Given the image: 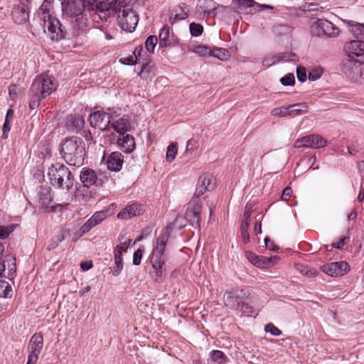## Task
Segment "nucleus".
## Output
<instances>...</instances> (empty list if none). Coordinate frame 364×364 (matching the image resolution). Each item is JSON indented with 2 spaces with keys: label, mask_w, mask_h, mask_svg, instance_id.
Returning <instances> with one entry per match:
<instances>
[{
  "label": "nucleus",
  "mask_w": 364,
  "mask_h": 364,
  "mask_svg": "<svg viewBox=\"0 0 364 364\" xmlns=\"http://www.w3.org/2000/svg\"><path fill=\"white\" fill-rule=\"evenodd\" d=\"M12 292V287L9 283L4 280H0V297L11 298Z\"/></svg>",
  "instance_id": "36"
},
{
  "label": "nucleus",
  "mask_w": 364,
  "mask_h": 364,
  "mask_svg": "<svg viewBox=\"0 0 364 364\" xmlns=\"http://www.w3.org/2000/svg\"><path fill=\"white\" fill-rule=\"evenodd\" d=\"M301 272L303 274H306V275H308L309 277H316L317 274V272L316 269H307V267H305V268H304V269H301Z\"/></svg>",
  "instance_id": "58"
},
{
  "label": "nucleus",
  "mask_w": 364,
  "mask_h": 364,
  "mask_svg": "<svg viewBox=\"0 0 364 364\" xmlns=\"http://www.w3.org/2000/svg\"><path fill=\"white\" fill-rule=\"evenodd\" d=\"M111 120H112V122L110 124L112 127L120 135L125 134L131 128L130 123L127 119L122 117L114 120L112 118Z\"/></svg>",
  "instance_id": "26"
},
{
  "label": "nucleus",
  "mask_w": 364,
  "mask_h": 364,
  "mask_svg": "<svg viewBox=\"0 0 364 364\" xmlns=\"http://www.w3.org/2000/svg\"><path fill=\"white\" fill-rule=\"evenodd\" d=\"M189 28H190L191 34L193 36H196V37L199 36L201 35V33L203 31V27L199 23H191L190 24Z\"/></svg>",
  "instance_id": "46"
},
{
  "label": "nucleus",
  "mask_w": 364,
  "mask_h": 364,
  "mask_svg": "<svg viewBox=\"0 0 364 364\" xmlns=\"http://www.w3.org/2000/svg\"><path fill=\"white\" fill-rule=\"evenodd\" d=\"M143 250L141 249H138L134 252L133 255V264L134 265H139L141 263L142 258Z\"/></svg>",
  "instance_id": "51"
},
{
  "label": "nucleus",
  "mask_w": 364,
  "mask_h": 364,
  "mask_svg": "<svg viewBox=\"0 0 364 364\" xmlns=\"http://www.w3.org/2000/svg\"><path fill=\"white\" fill-rule=\"evenodd\" d=\"M80 179L85 187L90 188L92 186H102L104 183L108 181V178L102 173L97 174L93 169L83 168L80 172Z\"/></svg>",
  "instance_id": "9"
},
{
  "label": "nucleus",
  "mask_w": 364,
  "mask_h": 364,
  "mask_svg": "<svg viewBox=\"0 0 364 364\" xmlns=\"http://www.w3.org/2000/svg\"><path fill=\"white\" fill-rule=\"evenodd\" d=\"M249 225V222L242 221L240 226L241 236L245 243H247L250 241V235L248 233Z\"/></svg>",
  "instance_id": "42"
},
{
  "label": "nucleus",
  "mask_w": 364,
  "mask_h": 364,
  "mask_svg": "<svg viewBox=\"0 0 364 364\" xmlns=\"http://www.w3.org/2000/svg\"><path fill=\"white\" fill-rule=\"evenodd\" d=\"M344 51L349 58L359 57L364 54V41L354 40L347 42L344 46Z\"/></svg>",
  "instance_id": "20"
},
{
  "label": "nucleus",
  "mask_w": 364,
  "mask_h": 364,
  "mask_svg": "<svg viewBox=\"0 0 364 364\" xmlns=\"http://www.w3.org/2000/svg\"><path fill=\"white\" fill-rule=\"evenodd\" d=\"M188 11L189 10L187 6H179L178 9L176 10V14L173 16H170L169 22L171 24H173L178 21L186 18L188 17Z\"/></svg>",
  "instance_id": "34"
},
{
  "label": "nucleus",
  "mask_w": 364,
  "mask_h": 364,
  "mask_svg": "<svg viewBox=\"0 0 364 364\" xmlns=\"http://www.w3.org/2000/svg\"><path fill=\"white\" fill-rule=\"evenodd\" d=\"M121 136L117 140L120 149L126 154L132 153L136 149L134 138L128 134Z\"/></svg>",
  "instance_id": "24"
},
{
  "label": "nucleus",
  "mask_w": 364,
  "mask_h": 364,
  "mask_svg": "<svg viewBox=\"0 0 364 364\" xmlns=\"http://www.w3.org/2000/svg\"><path fill=\"white\" fill-rule=\"evenodd\" d=\"M291 193H292L291 188L289 186L286 187L283 191V193L282 195V199L283 200H288L290 198Z\"/></svg>",
  "instance_id": "54"
},
{
  "label": "nucleus",
  "mask_w": 364,
  "mask_h": 364,
  "mask_svg": "<svg viewBox=\"0 0 364 364\" xmlns=\"http://www.w3.org/2000/svg\"><path fill=\"white\" fill-rule=\"evenodd\" d=\"M298 57L296 55L291 52H284L282 53H279L274 55L271 58V63L269 62V59L267 58L264 60L263 65L267 67L271 66L272 65L279 63V62H285V61H296L297 60Z\"/></svg>",
  "instance_id": "25"
},
{
  "label": "nucleus",
  "mask_w": 364,
  "mask_h": 364,
  "mask_svg": "<svg viewBox=\"0 0 364 364\" xmlns=\"http://www.w3.org/2000/svg\"><path fill=\"white\" fill-rule=\"evenodd\" d=\"M323 23V19H318L312 23L311 26V33L313 36L320 38L324 37Z\"/></svg>",
  "instance_id": "35"
},
{
  "label": "nucleus",
  "mask_w": 364,
  "mask_h": 364,
  "mask_svg": "<svg viewBox=\"0 0 364 364\" xmlns=\"http://www.w3.org/2000/svg\"><path fill=\"white\" fill-rule=\"evenodd\" d=\"M170 28L168 25H164L159 33V47L166 48L172 45L170 39Z\"/></svg>",
  "instance_id": "27"
},
{
  "label": "nucleus",
  "mask_w": 364,
  "mask_h": 364,
  "mask_svg": "<svg viewBox=\"0 0 364 364\" xmlns=\"http://www.w3.org/2000/svg\"><path fill=\"white\" fill-rule=\"evenodd\" d=\"M178 149L177 146L175 144H171L168 148L166 151V159L168 161H172L176 158V156L177 154Z\"/></svg>",
  "instance_id": "45"
},
{
  "label": "nucleus",
  "mask_w": 364,
  "mask_h": 364,
  "mask_svg": "<svg viewBox=\"0 0 364 364\" xmlns=\"http://www.w3.org/2000/svg\"><path fill=\"white\" fill-rule=\"evenodd\" d=\"M48 178L50 183L57 188L70 191L74 184V176L71 171L63 164H52L48 170Z\"/></svg>",
  "instance_id": "3"
},
{
  "label": "nucleus",
  "mask_w": 364,
  "mask_h": 364,
  "mask_svg": "<svg viewBox=\"0 0 364 364\" xmlns=\"http://www.w3.org/2000/svg\"><path fill=\"white\" fill-rule=\"evenodd\" d=\"M9 94L12 100H14L16 97H17V86L16 85H11L9 87Z\"/></svg>",
  "instance_id": "55"
},
{
  "label": "nucleus",
  "mask_w": 364,
  "mask_h": 364,
  "mask_svg": "<svg viewBox=\"0 0 364 364\" xmlns=\"http://www.w3.org/2000/svg\"><path fill=\"white\" fill-rule=\"evenodd\" d=\"M106 218V211L96 212L90 218L91 225H97Z\"/></svg>",
  "instance_id": "40"
},
{
  "label": "nucleus",
  "mask_w": 364,
  "mask_h": 364,
  "mask_svg": "<svg viewBox=\"0 0 364 364\" xmlns=\"http://www.w3.org/2000/svg\"><path fill=\"white\" fill-rule=\"evenodd\" d=\"M202 206L198 199L193 198L188 204L185 218L195 228H200Z\"/></svg>",
  "instance_id": "12"
},
{
  "label": "nucleus",
  "mask_w": 364,
  "mask_h": 364,
  "mask_svg": "<svg viewBox=\"0 0 364 364\" xmlns=\"http://www.w3.org/2000/svg\"><path fill=\"white\" fill-rule=\"evenodd\" d=\"M38 196L39 203L46 211L50 212L54 210L53 206L50 205L52 197L50 188L41 186L38 192Z\"/></svg>",
  "instance_id": "23"
},
{
  "label": "nucleus",
  "mask_w": 364,
  "mask_h": 364,
  "mask_svg": "<svg viewBox=\"0 0 364 364\" xmlns=\"http://www.w3.org/2000/svg\"><path fill=\"white\" fill-rule=\"evenodd\" d=\"M149 65L148 63H144L142 65L141 69V71L139 73V75L141 76V77H146L145 73L149 72Z\"/></svg>",
  "instance_id": "63"
},
{
  "label": "nucleus",
  "mask_w": 364,
  "mask_h": 364,
  "mask_svg": "<svg viewBox=\"0 0 364 364\" xmlns=\"http://www.w3.org/2000/svg\"><path fill=\"white\" fill-rule=\"evenodd\" d=\"M52 8V4L48 0H45L38 11V16L44 23V27L47 28L52 41H59L65 38L66 31L64 29L60 21L53 17L50 14V9Z\"/></svg>",
  "instance_id": "4"
},
{
  "label": "nucleus",
  "mask_w": 364,
  "mask_h": 364,
  "mask_svg": "<svg viewBox=\"0 0 364 364\" xmlns=\"http://www.w3.org/2000/svg\"><path fill=\"white\" fill-rule=\"evenodd\" d=\"M321 269L331 277H339L347 274L350 266L346 262L341 261L324 264Z\"/></svg>",
  "instance_id": "16"
},
{
  "label": "nucleus",
  "mask_w": 364,
  "mask_h": 364,
  "mask_svg": "<svg viewBox=\"0 0 364 364\" xmlns=\"http://www.w3.org/2000/svg\"><path fill=\"white\" fill-rule=\"evenodd\" d=\"M196 143V141L193 139H191L190 140H188L186 144V151L188 152L193 151L195 149L194 146Z\"/></svg>",
  "instance_id": "61"
},
{
  "label": "nucleus",
  "mask_w": 364,
  "mask_h": 364,
  "mask_svg": "<svg viewBox=\"0 0 364 364\" xmlns=\"http://www.w3.org/2000/svg\"><path fill=\"white\" fill-rule=\"evenodd\" d=\"M249 294L244 289L232 290L224 294V303L226 306L247 316L257 315L256 310L249 305Z\"/></svg>",
  "instance_id": "6"
},
{
  "label": "nucleus",
  "mask_w": 364,
  "mask_h": 364,
  "mask_svg": "<svg viewBox=\"0 0 364 364\" xmlns=\"http://www.w3.org/2000/svg\"><path fill=\"white\" fill-rule=\"evenodd\" d=\"M95 227L94 225H91V223H90V219L81 227V230L82 232H87L92 228Z\"/></svg>",
  "instance_id": "62"
},
{
  "label": "nucleus",
  "mask_w": 364,
  "mask_h": 364,
  "mask_svg": "<svg viewBox=\"0 0 364 364\" xmlns=\"http://www.w3.org/2000/svg\"><path fill=\"white\" fill-rule=\"evenodd\" d=\"M111 119H112V112L96 111L90 114V123L92 127L99 129L100 131H105L110 125Z\"/></svg>",
  "instance_id": "14"
},
{
  "label": "nucleus",
  "mask_w": 364,
  "mask_h": 364,
  "mask_svg": "<svg viewBox=\"0 0 364 364\" xmlns=\"http://www.w3.org/2000/svg\"><path fill=\"white\" fill-rule=\"evenodd\" d=\"M323 73V69L321 67H317L311 69L309 71V79L311 81H315L319 79Z\"/></svg>",
  "instance_id": "44"
},
{
  "label": "nucleus",
  "mask_w": 364,
  "mask_h": 364,
  "mask_svg": "<svg viewBox=\"0 0 364 364\" xmlns=\"http://www.w3.org/2000/svg\"><path fill=\"white\" fill-rule=\"evenodd\" d=\"M195 53H198L201 55H209V52L210 50H208V47L204 46H198L195 48L194 50Z\"/></svg>",
  "instance_id": "53"
},
{
  "label": "nucleus",
  "mask_w": 364,
  "mask_h": 364,
  "mask_svg": "<svg viewBox=\"0 0 364 364\" xmlns=\"http://www.w3.org/2000/svg\"><path fill=\"white\" fill-rule=\"evenodd\" d=\"M124 163V156L119 151L111 153L107 157L106 164L109 170L112 171H119L121 170Z\"/></svg>",
  "instance_id": "22"
},
{
  "label": "nucleus",
  "mask_w": 364,
  "mask_h": 364,
  "mask_svg": "<svg viewBox=\"0 0 364 364\" xmlns=\"http://www.w3.org/2000/svg\"><path fill=\"white\" fill-rule=\"evenodd\" d=\"M61 9L63 18L71 23L73 36H77L85 30L88 18L85 0H63Z\"/></svg>",
  "instance_id": "1"
},
{
  "label": "nucleus",
  "mask_w": 364,
  "mask_h": 364,
  "mask_svg": "<svg viewBox=\"0 0 364 364\" xmlns=\"http://www.w3.org/2000/svg\"><path fill=\"white\" fill-rule=\"evenodd\" d=\"M215 187V179L210 174L205 173L201 175L197 183L196 191L193 198L198 199L205 191H210Z\"/></svg>",
  "instance_id": "18"
},
{
  "label": "nucleus",
  "mask_w": 364,
  "mask_h": 364,
  "mask_svg": "<svg viewBox=\"0 0 364 364\" xmlns=\"http://www.w3.org/2000/svg\"><path fill=\"white\" fill-rule=\"evenodd\" d=\"M266 332H269L273 336H279L282 331L272 323H268L264 328Z\"/></svg>",
  "instance_id": "49"
},
{
  "label": "nucleus",
  "mask_w": 364,
  "mask_h": 364,
  "mask_svg": "<svg viewBox=\"0 0 364 364\" xmlns=\"http://www.w3.org/2000/svg\"><path fill=\"white\" fill-rule=\"evenodd\" d=\"M327 144V141L321 136L318 134H309L303 136L295 141L294 146L295 148H311L320 149Z\"/></svg>",
  "instance_id": "13"
},
{
  "label": "nucleus",
  "mask_w": 364,
  "mask_h": 364,
  "mask_svg": "<svg viewBox=\"0 0 364 364\" xmlns=\"http://www.w3.org/2000/svg\"><path fill=\"white\" fill-rule=\"evenodd\" d=\"M60 153L67 164L70 166H80L84 162L85 142L81 138L77 136L66 139L61 144Z\"/></svg>",
  "instance_id": "2"
},
{
  "label": "nucleus",
  "mask_w": 364,
  "mask_h": 364,
  "mask_svg": "<svg viewBox=\"0 0 364 364\" xmlns=\"http://www.w3.org/2000/svg\"><path fill=\"white\" fill-rule=\"evenodd\" d=\"M346 240H349V238L348 237H343L341 238H340L339 241L336 242V243H333L332 245V246L335 248H337V249H341L346 243Z\"/></svg>",
  "instance_id": "59"
},
{
  "label": "nucleus",
  "mask_w": 364,
  "mask_h": 364,
  "mask_svg": "<svg viewBox=\"0 0 364 364\" xmlns=\"http://www.w3.org/2000/svg\"><path fill=\"white\" fill-rule=\"evenodd\" d=\"M80 267L82 270L87 271L92 267V262H82L80 264Z\"/></svg>",
  "instance_id": "64"
},
{
  "label": "nucleus",
  "mask_w": 364,
  "mask_h": 364,
  "mask_svg": "<svg viewBox=\"0 0 364 364\" xmlns=\"http://www.w3.org/2000/svg\"><path fill=\"white\" fill-rule=\"evenodd\" d=\"M84 124V119L78 114H70L67 118L66 124L68 127L80 129L83 127Z\"/></svg>",
  "instance_id": "32"
},
{
  "label": "nucleus",
  "mask_w": 364,
  "mask_h": 364,
  "mask_svg": "<svg viewBox=\"0 0 364 364\" xmlns=\"http://www.w3.org/2000/svg\"><path fill=\"white\" fill-rule=\"evenodd\" d=\"M277 259L278 257L276 256L267 257L263 255H257L254 266L258 268H267L274 264Z\"/></svg>",
  "instance_id": "28"
},
{
  "label": "nucleus",
  "mask_w": 364,
  "mask_h": 364,
  "mask_svg": "<svg viewBox=\"0 0 364 364\" xmlns=\"http://www.w3.org/2000/svg\"><path fill=\"white\" fill-rule=\"evenodd\" d=\"M281 83L284 86L293 85L295 82L294 75L289 73L280 79Z\"/></svg>",
  "instance_id": "48"
},
{
  "label": "nucleus",
  "mask_w": 364,
  "mask_h": 364,
  "mask_svg": "<svg viewBox=\"0 0 364 364\" xmlns=\"http://www.w3.org/2000/svg\"><path fill=\"white\" fill-rule=\"evenodd\" d=\"M130 242H131L130 240L128 241H125V242L121 243L119 245H117L115 247V249L120 250L121 252L126 251L127 250V248L129 247Z\"/></svg>",
  "instance_id": "60"
},
{
  "label": "nucleus",
  "mask_w": 364,
  "mask_h": 364,
  "mask_svg": "<svg viewBox=\"0 0 364 364\" xmlns=\"http://www.w3.org/2000/svg\"><path fill=\"white\" fill-rule=\"evenodd\" d=\"M350 31L355 37L364 36V25L358 23H349Z\"/></svg>",
  "instance_id": "38"
},
{
  "label": "nucleus",
  "mask_w": 364,
  "mask_h": 364,
  "mask_svg": "<svg viewBox=\"0 0 364 364\" xmlns=\"http://www.w3.org/2000/svg\"><path fill=\"white\" fill-rule=\"evenodd\" d=\"M296 75L299 81L304 82L306 80V72L304 67H299L296 69Z\"/></svg>",
  "instance_id": "50"
},
{
  "label": "nucleus",
  "mask_w": 364,
  "mask_h": 364,
  "mask_svg": "<svg viewBox=\"0 0 364 364\" xmlns=\"http://www.w3.org/2000/svg\"><path fill=\"white\" fill-rule=\"evenodd\" d=\"M323 23L324 37L334 38L338 36L339 29L333 23L327 20H323Z\"/></svg>",
  "instance_id": "30"
},
{
  "label": "nucleus",
  "mask_w": 364,
  "mask_h": 364,
  "mask_svg": "<svg viewBox=\"0 0 364 364\" xmlns=\"http://www.w3.org/2000/svg\"><path fill=\"white\" fill-rule=\"evenodd\" d=\"M342 71L352 81L357 82L364 79V63L357 60H347L342 65Z\"/></svg>",
  "instance_id": "11"
},
{
  "label": "nucleus",
  "mask_w": 364,
  "mask_h": 364,
  "mask_svg": "<svg viewBox=\"0 0 364 364\" xmlns=\"http://www.w3.org/2000/svg\"><path fill=\"white\" fill-rule=\"evenodd\" d=\"M342 71L352 81L357 82L364 79V63L357 60H347L342 65Z\"/></svg>",
  "instance_id": "10"
},
{
  "label": "nucleus",
  "mask_w": 364,
  "mask_h": 364,
  "mask_svg": "<svg viewBox=\"0 0 364 364\" xmlns=\"http://www.w3.org/2000/svg\"><path fill=\"white\" fill-rule=\"evenodd\" d=\"M118 24L121 28L129 33L134 31L139 21V16L136 11L129 6H120L117 9Z\"/></svg>",
  "instance_id": "8"
},
{
  "label": "nucleus",
  "mask_w": 364,
  "mask_h": 364,
  "mask_svg": "<svg viewBox=\"0 0 364 364\" xmlns=\"http://www.w3.org/2000/svg\"><path fill=\"white\" fill-rule=\"evenodd\" d=\"M171 228L166 227L164 228L156 240V245L153 250V252L150 257V262L153 268L156 271V275L157 277H161L164 274L163 267L165 264V259L164 257V253L166 246V243L170 237Z\"/></svg>",
  "instance_id": "7"
},
{
  "label": "nucleus",
  "mask_w": 364,
  "mask_h": 364,
  "mask_svg": "<svg viewBox=\"0 0 364 364\" xmlns=\"http://www.w3.org/2000/svg\"><path fill=\"white\" fill-rule=\"evenodd\" d=\"M288 112V106H283L273 109L271 112V114L275 117H289Z\"/></svg>",
  "instance_id": "43"
},
{
  "label": "nucleus",
  "mask_w": 364,
  "mask_h": 364,
  "mask_svg": "<svg viewBox=\"0 0 364 364\" xmlns=\"http://www.w3.org/2000/svg\"><path fill=\"white\" fill-rule=\"evenodd\" d=\"M144 212L142 205L133 203L125 207L118 214L117 218L122 220H129L133 217L139 216Z\"/></svg>",
  "instance_id": "21"
},
{
  "label": "nucleus",
  "mask_w": 364,
  "mask_h": 364,
  "mask_svg": "<svg viewBox=\"0 0 364 364\" xmlns=\"http://www.w3.org/2000/svg\"><path fill=\"white\" fill-rule=\"evenodd\" d=\"M209 55L213 56L220 60H226L230 56L228 50L225 48H214L209 52Z\"/></svg>",
  "instance_id": "37"
},
{
  "label": "nucleus",
  "mask_w": 364,
  "mask_h": 364,
  "mask_svg": "<svg viewBox=\"0 0 364 364\" xmlns=\"http://www.w3.org/2000/svg\"><path fill=\"white\" fill-rule=\"evenodd\" d=\"M120 63H122L124 65H135L136 63V62L134 60L132 56L122 58L120 60Z\"/></svg>",
  "instance_id": "57"
},
{
  "label": "nucleus",
  "mask_w": 364,
  "mask_h": 364,
  "mask_svg": "<svg viewBox=\"0 0 364 364\" xmlns=\"http://www.w3.org/2000/svg\"><path fill=\"white\" fill-rule=\"evenodd\" d=\"M30 1L31 0H19V3L14 5L11 16L16 23L23 24L28 20V6Z\"/></svg>",
  "instance_id": "15"
},
{
  "label": "nucleus",
  "mask_w": 364,
  "mask_h": 364,
  "mask_svg": "<svg viewBox=\"0 0 364 364\" xmlns=\"http://www.w3.org/2000/svg\"><path fill=\"white\" fill-rule=\"evenodd\" d=\"M55 90L53 80L44 75L38 76L33 82L29 90V107L36 109L41 101Z\"/></svg>",
  "instance_id": "5"
},
{
  "label": "nucleus",
  "mask_w": 364,
  "mask_h": 364,
  "mask_svg": "<svg viewBox=\"0 0 364 364\" xmlns=\"http://www.w3.org/2000/svg\"><path fill=\"white\" fill-rule=\"evenodd\" d=\"M43 347V337L41 333H34L28 343V351L29 358H32L33 359L39 358V355L41 353V350Z\"/></svg>",
  "instance_id": "17"
},
{
  "label": "nucleus",
  "mask_w": 364,
  "mask_h": 364,
  "mask_svg": "<svg viewBox=\"0 0 364 364\" xmlns=\"http://www.w3.org/2000/svg\"><path fill=\"white\" fill-rule=\"evenodd\" d=\"M245 257L248 261L254 265V263L257 259V255L250 251H246L245 253Z\"/></svg>",
  "instance_id": "56"
},
{
  "label": "nucleus",
  "mask_w": 364,
  "mask_h": 364,
  "mask_svg": "<svg viewBox=\"0 0 364 364\" xmlns=\"http://www.w3.org/2000/svg\"><path fill=\"white\" fill-rule=\"evenodd\" d=\"M216 9L215 3L213 0H204L203 3L198 6V11H201L208 16L213 14Z\"/></svg>",
  "instance_id": "33"
},
{
  "label": "nucleus",
  "mask_w": 364,
  "mask_h": 364,
  "mask_svg": "<svg viewBox=\"0 0 364 364\" xmlns=\"http://www.w3.org/2000/svg\"><path fill=\"white\" fill-rule=\"evenodd\" d=\"M16 225L11 224L8 226L0 225V239L4 240L9 237V235L14 230Z\"/></svg>",
  "instance_id": "41"
},
{
  "label": "nucleus",
  "mask_w": 364,
  "mask_h": 364,
  "mask_svg": "<svg viewBox=\"0 0 364 364\" xmlns=\"http://www.w3.org/2000/svg\"><path fill=\"white\" fill-rule=\"evenodd\" d=\"M289 28L288 26L284 24H279L274 26L272 28V31L274 34L282 36L289 33Z\"/></svg>",
  "instance_id": "47"
},
{
  "label": "nucleus",
  "mask_w": 364,
  "mask_h": 364,
  "mask_svg": "<svg viewBox=\"0 0 364 364\" xmlns=\"http://www.w3.org/2000/svg\"><path fill=\"white\" fill-rule=\"evenodd\" d=\"M227 358L221 350H213L210 353V358L208 360V364H225Z\"/></svg>",
  "instance_id": "31"
},
{
  "label": "nucleus",
  "mask_w": 364,
  "mask_h": 364,
  "mask_svg": "<svg viewBox=\"0 0 364 364\" xmlns=\"http://www.w3.org/2000/svg\"><path fill=\"white\" fill-rule=\"evenodd\" d=\"M308 106L306 103H296L288 106L289 117H294L301 115L307 112Z\"/></svg>",
  "instance_id": "29"
},
{
  "label": "nucleus",
  "mask_w": 364,
  "mask_h": 364,
  "mask_svg": "<svg viewBox=\"0 0 364 364\" xmlns=\"http://www.w3.org/2000/svg\"><path fill=\"white\" fill-rule=\"evenodd\" d=\"M88 4L93 8L100 11L112 10L117 12V9L121 6V1L117 0H87Z\"/></svg>",
  "instance_id": "19"
},
{
  "label": "nucleus",
  "mask_w": 364,
  "mask_h": 364,
  "mask_svg": "<svg viewBox=\"0 0 364 364\" xmlns=\"http://www.w3.org/2000/svg\"><path fill=\"white\" fill-rule=\"evenodd\" d=\"M158 42V38L156 36H149L144 43L145 48L147 50L149 53H154L155 46H156Z\"/></svg>",
  "instance_id": "39"
},
{
  "label": "nucleus",
  "mask_w": 364,
  "mask_h": 364,
  "mask_svg": "<svg viewBox=\"0 0 364 364\" xmlns=\"http://www.w3.org/2000/svg\"><path fill=\"white\" fill-rule=\"evenodd\" d=\"M265 246L271 251H277L279 247L274 245V242L268 237L264 239Z\"/></svg>",
  "instance_id": "52"
}]
</instances>
